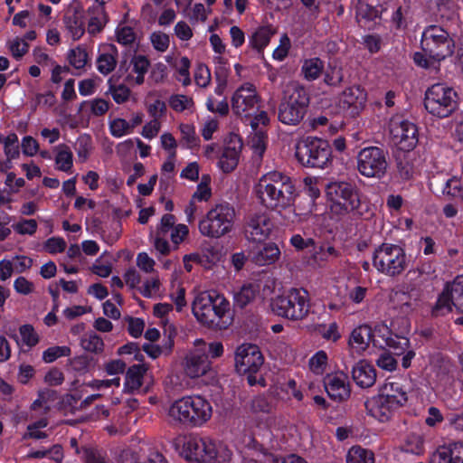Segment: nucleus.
<instances>
[{"label": "nucleus", "mask_w": 463, "mask_h": 463, "mask_svg": "<svg viewBox=\"0 0 463 463\" xmlns=\"http://www.w3.org/2000/svg\"><path fill=\"white\" fill-rule=\"evenodd\" d=\"M156 260L147 252L141 251L137 253L136 258V265L137 269L146 274L157 273L156 270Z\"/></svg>", "instance_id": "obj_55"}, {"label": "nucleus", "mask_w": 463, "mask_h": 463, "mask_svg": "<svg viewBox=\"0 0 463 463\" xmlns=\"http://www.w3.org/2000/svg\"><path fill=\"white\" fill-rule=\"evenodd\" d=\"M356 167L366 178H382L388 168L386 154L377 146L364 147L356 156Z\"/></svg>", "instance_id": "obj_14"}, {"label": "nucleus", "mask_w": 463, "mask_h": 463, "mask_svg": "<svg viewBox=\"0 0 463 463\" xmlns=\"http://www.w3.org/2000/svg\"><path fill=\"white\" fill-rule=\"evenodd\" d=\"M442 193L463 202V185L457 176H452L445 182Z\"/></svg>", "instance_id": "obj_56"}, {"label": "nucleus", "mask_w": 463, "mask_h": 463, "mask_svg": "<svg viewBox=\"0 0 463 463\" xmlns=\"http://www.w3.org/2000/svg\"><path fill=\"white\" fill-rule=\"evenodd\" d=\"M6 47L12 56L20 60L23 58L29 51V44L22 39V37H14L6 41Z\"/></svg>", "instance_id": "obj_50"}, {"label": "nucleus", "mask_w": 463, "mask_h": 463, "mask_svg": "<svg viewBox=\"0 0 463 463\" xmlns=\"http://www.w3.org/2000/svg\"><path fill=\"white\" fill-rule=\"evenodd\" d=\"M211 178L208 175H203L201 182L198 184L195 192L192 196L193 201L207 202L212 196V189L210 187Z\"/></svg>", "instance_id": "obj_53"}, {"label": "nucleus", "mask_w": 463, "mask_h": 463, "mask_svg": "<svg viewBox=\"0 0 463 463\" xmlns=\"http://www.w3.org/2000/svg\"><path fill=\"white\" fill-rule=\"evenodd\" d=\"M109 130L110 135L116 138H120L132 133L128 121L122 118L110 119L109 121Z\"/></svg>", "instance_id": "obj_51"}, {"label": "nucleus", "mask_w": 463, "mask_h": 463, "mask_svg": "<svg viewBox=\"0 0 463 463\" xmlns=\"http://www.w3.org/2000/svg\"><path fill=\"white\" fill-rule=\"evenodd\" d=\"M270 308L279 317L301 321L309 314V294L303 288L284 289L270 299Z\"/></svg>", "instance_id": "obj_3"}, {"label": "nucleus", "mask_w": 463, "mask_h": 463, "mask_svg": "<svg viewBox=\"0 0 463 463\" xmlns=\"http://www.w3.org/2000/svg\"><path fill=\"white\" fill-rule=\"evenodd\" d=\"M367 103V92L359 85L346 88L339 96L340 109L351 116H357Z\"/></svg>", "instance_id": "obj_19"}, {"label": "nucleus", "mask_w": 463, "mask_h": 463, "mask_svg": "<svg viewBox=\"0 0 463 463\" xmlns=\"http://www.w3.org/2000/svg\"><path fill=\"white\" fill-rule=\"evenodd\" d=\"M194 344L195 348L187 354L184 364L185 373L193 379L205 375L212 369L206 355V343L197 339Z\"/></svg>", "instance_id": "obj_17"}, {"label": "nucleus", "mask_w": 463, "mask_h": 463, "mask_svg": "<svg viewBox=\"0 0 463 463\" xmlns=\"http://www.w3.org/2000/svg\"><path fill=\"white\" fill-rule=\"evenodd\" d=\"M451 444L440 446L430 456L429 463H450Z\"/></svg>", "instance_id": "obj_64"}, {"label": "nucleus", "mask_w": 463, "mask_h": 463, "mask_svg": "<svg viewBox=\"0 0 463 463\" xmlns=\"http://www.w3.org/2000/svg\"><path fill=\"white\" fill-rule=\"evenodd\" d=\"M354 383L361 388H369L376 382V370L368 361H358L352 369Z\"/></svg>", "instance_id": "obj_28"}, {"label": "nucleus", "mask_w": 463, "mask_h": 463, "mask_svg": "<svg viewBox=\"0 0 463 463\" xmlns=\"http://www.w3.org/2000/svg\"><path fill=\"white\" fill-rule=\"evenodd\" d=\"M325 387L327 394L336 401L345 400L350 395L347 376L342 372L328 374L325 381Z\"/></svg>", "instance_id": "obj_23"}, {"label": "nucleus", "mask_w": 463, "mask_h": 463, "mask_svg": "<svg viewBox=\"0 0 463 463\" xmlns=\"http://www.w3.org/2000/svg\"><path fill=\"white\" fill-rule=\"evenodd\" d=\"M147 98H156L153 101L146 102V108L149 116L157 119L165 116L166 112V104L163 99L156 97V92H148Z\"/></svg>", "instance_id": "obj_48"}, {"label": "nucleus", "mask_w": 463, "mask_h": 463, "mask_svg": "<svg viewBox=\"0 0 463 463\" xmlns=\"http://www.w3.org/2000/svg\"><path fill=\"white\" fill-rule=\"evenodd\" d=\"M88 60V53L85 48L81 46H77L76 48L70 50L68 52L69 63L77 70L83 69L87 64Z\"/></svg>", "instance_id": "obj_52"}, {"label": "nucleus", "mask_w": 463, "mask_h": 463, "mask_svg": "<svg viewBox=\"0 0 463 463\" xmlns=\"http://www.w3.org/2000/svg\"><path fill=\"white\" fill-rule=\"evenodd\" d=\"M309 96L306 89L298 82H289L283 91L279 108V119L286 125H297L305 117Z\"/></svg>", "instance_id": "obj_4"}, {"label": "nucleus", "mask_w": 463, "mask_h": 463, "mask_svg": "<svg viewBox=\"0 0 463 463\" xmlns=\"http://www.w3.org/2000/svg\"><path fill=\"white\" fill-rule=\"evenodd\" d=\"M260 98L256 87L246 82L233 92L231 103L232 111L241 117H249L259 107Z\"/></svg>", "instance_id": "obj_16"}, {"label": "nucleus", "mask_w": 463, "mask_h": 463, "mask_svg": "<svg viewBox=\"0 0 463 463\" xmlns=\"http://www.w3.org/2000/svg\"><path fill=\"white\" fill-rule=\"evenodd\" d=\"M241 146V142L238 137H231L217 164L222 172L229 173L235 169L239 162Z\"/></svg>", "instance_id": "obj_24"}, {"label": "nucleus", "mask_w": 463, "mask_h": 463, "mask_svg": "<svg viewBox=\"0 0 463 463\" xmlns=\"http://www.w3.org/2000/svg\"><path fill=\"white\" fill-rule=\"evenodd\" d=\"M82 348L88 352L99 353L103 349V341L96 334L84 335L80 340Z\"/></svg>", "instance_id": "obj_62"}, {"label": "nucleus", "mask_w": 463, "mask_h": 463, "mask_svg": "<svg viewBox=\"0 0 463 463\" xmlns=\"http://www.w3.org/2000/svg\"><path fill=\"white\" fill-rule=\"evenodd\" d=\"M303 191L307 196L310 197L312 202H315L320 196L319 179L314 176H307L303 179ZM315 204L312 203L311 211Z\"/></svg>", "instance_id": "obj_57"}, {"label": "nucleus", "mask_w": 463, "mask_h": 463, "mask_svg": "<svg viewBox=\"0 0 463 463\" xmlns=\"http://www.w3.org/2000/svg\"><path fill=\"white\" fill-rule=\"evenodd\" d=\"M37 222L33 219H23L12 225L13 230L19 235H33L37 231Z\"/></svg>", "instance_id": "obj_61"}, {"label": "nucleus", "mask_w": 463, "mask_h": 463, "mask_svg": "<svg viewBox=\"0 0 463 463\" xmlns=\"http://www.w3.org/2000/svg\"><path fill=\"white\" fill-rule=\"evenodd\" d=\"M75 151L77 154L78 161L85 163L92 151V146L90 137H80L77 139Z\"/></svg>", "instance_id": "obj_58"}, {"label": "nucleus", "mask_w": 463, "mask_h": 463, "mask_svg": "<svg viewBox=\"0 0 463 463\" xmlns=\"http://www.w3.org/2000/svg\"><path fill=\"white\" fill-rule=\"evenodd\" d=\"M67 34L73 40L77 41L82 37L85 32L84 23L81 16L77 14H66L63 19Z\"/></svg>", "instance_id": "obj_40"}, {"label": "nucleus", "mask_w": 463, "mask_h": 463, "mask_svg": "<svg viewBox=\"0 0 463 463\" xmlns=\"http://www.w3.org/2000/svg\"><path fill=\"white\" fill-rule=\"evenodd\" d=\"M272 228L273 223L266 213H254L250 217L246 225L247 239L254 242L264 241L269 237Z\"/></svg>", "instance_id": "obj_20"}, {"label": "nucleus", "mask_w": 463, "mask_h": 463, "mask_svg": "<svg viewBox=\"0 0 463 463\" xmlns=\"http://www.w3.org/2000/svg\"><path fill=\"white\" fill-rule=\"evenodd\" d=\"M421 45L436 61H443L452 55L455 47L449 33L438 25H430L423 31Z\"/></svg>", "instance_id": "obj_13"}, {"label": "nucleus", "mask_w": 463, "mask_h": 463, "mask_svg": "<svg viewBox=\"0 0 463 463\" xmlns=\"http://www.w3.org/2000/svg\"><path fill=\"white\" fill-rule=\"evenodd\" d=\"M118 51L112 44L103 45L100 49V53L97 59V69L98 71L107 75L111 72L117 64Z\"/></svg>", "instance_id": "obj_34"}, {"label": "nucleus", "mask_w": 463, "mask_h": 463, "mask_svg": "<svg viewBox=\"0 0 463 463\" xmlns=\"http://www.w3.org/2000/svg\"><path fill=\"white\" fill-rule=\"evenodd\" d=\"M232 451L227 444L211 438H204L202 463H230Z\"/></svg>", "instance_id": "obj_21"}, {"label": "nucleus", "mask_w": 463, "mask_h": 463, "mask_svg": "<svg viewBox=\"0 0 463 463\" xmlns=\"http://www.w3.org/2000/svg\"><path fill=\"white\" fill-rule=\"evenodd\" d=\"M254 194L259 203L270 210L289 207L297 196L292 179L278 170H270L263 174L254 185Z\"/></svg>", "instance_id": "obj_1"}, {"label": "nucleus", "mask_w": 463, "mask_h": 463, "mask_svg": "<svg viewBox=\"0 0 463 463\" xmlns=\"http://www.w3.org/2000/svg\"><path fill=\"white\" fill-rule=\"evenodd\" d=\"M453 308L463 313V275H458L444 284L433 312L443 316L452 312Z\"/></svg>", "instance_id": "obj_15"}, {"label": "nucleus", "mask_w": 463, "mask_h": 463, "mask_svg": "<svg viewBox=\"0 0 463 463\" xmlns=\"http://www.w3.org/2000/svg\"><path fill=\"white\" fill-rule=\"evenodd\" d=\"M150 275V277L142 281L138 292L146 298L160 297L162 294L163 283L159 274L154 273Z\"/></svg>", "instance_id": "obj_38"}, {"label": "nucleus", "mask_w": 463, "mask_h": 463, "mask_svg": "<svg viewBox=\"0 0 463 463\" xmlns=\"http://www.w3.org/2000/svg\"><path fill=\"white\" fill-rule=\"evenodd\" d=\"M424 106L433 117L445 118L451 116L458 108L457 91L446 83H435L425 92Z\"/></svg>", "instance_id": "obj_10"}, {"label": "nucleus", "mask_w": 463, "mask_h": 463, "mask_svg": "<svg viewBox=\"0 0 463 463\" xmlns=\"http://www.w3.org/2000/svg\"><path fill=\"white\" fill-rule=\"evenodd\" d=\"M389 0H358L356 18L359 22L373 21L386 9Z\"/></svg>", "instance_id": "obj_26"}, {"label": "nucleus", "mask_w": 463, "mask_h": 463, "mask_svg": "<svg viewBox=\"0 0 463 463\" xmlns=\"http://www.w3.org/2000/svg\"><path fill=\"white\" fill-rule=\"evenodd\" d=\"M378 394L396 411L408 402V392L404 386L398 382L387 381L383 383L379 387Z\"/></svg>", "instance_id": "obj_22"}, {"label": "nucleus", "mask_w": 463, "mask_h": 463, "mask_svg": "<svg viewBox=\"0 0 463 463\" xmlns=\"http://www.w3.org/2000/svg\"><path fill=\"white\" fill-rule=\"evenodd\" d=\"M53 152L55 168L67 174L72 173L73 154L71 148L64 144H61L54 147Z\"/></svg>", "instance_id": "obj_35"}, {"label": "nucleus", "mask_w": 463, "mask_h": 463, "mask_svg": "<svg viewBox=\"0 0 463 463\" xmlns=\"http://www.w3.org/2000/svg\"><path fill=\"white\" fill-rule=\"evenodd\" d=\"M212 415L211 402L201 395L182 397L175 401L167 410L168 420L176 425L201 427Z\"/></svg>", "instance_id": "obj_2"}, {"label": "nucleus", "mask_w": 463, "mask_h": 463, "mask_svg": "<svg viewBox=\"0 0 463 463\" xmlns=\"http://www.w3.org/2000/svg\"><path fill=\"white\" fill-rule=\"evenodd\" d=\"M324 63L319 58H310L303 61L301 71L307 80H317L322 73Z\"/></svg>", "instance_id": "obj_44"}, {"label": "nucleus", "mask_w": 463, "mask_h": 463, "mask_svg": "<svg viewBox=\"0 0 463 463\" xmlns=\"http://www.w3.org/2000/svg\"><path fill=\"white\" fill-rule=\"evenodd\" d=\"M375 364L380 369L387 372H393L398 366L396 359L388 351L382 352L375 360Z\"/></svg>", "instance_id": "obj_63"}, {"label": "nucleus", "mask_w": 463, "mask_h": 463, "mask_svg": "<svg viewBox=\"0 0 463 463\" xmlns=\"http://www.w3.org/2000/svg\"><path fill=\"white\" fill-rule=\"evenodd\" d=\"M368 415L380 422H386L397 411L391 404L387 403L378 393L365 402Z\"/></svg>", "instance_id": "obj_25"}, {"label": "nucleus", "mask_w": 463, "mask_h": 463, "mask_svg": "<svg viewBox=\"0 0 463 463\" xmlns=\"http://www.w3.org/2000/svg\"><path fill=\"white\" fill-rule=\"evenodd\" d=\"M204 438L191 436L185 439L182 455L189 461L202 463Z\"/></svg>", "instance_id": "obj_33"}, {"label": "nucleus", "mask_w": 463, "mask_h": 463, "mask_svg": "<svg viewBox=\"0 0 463 463\" xmlns=\"http://www.w3.org/2000/svg\"><path fill=\"white\" fill-rule=\"evenodd\" d=\"M258 293V286L254 284H245L234 293V305L240 308H243L255 299Z\"/></svg>", "instance_id": "obj_42"}, {"label": "nucleus", "mask_w": 463, "mask_h": 463, "mask_svg": "<svg viewBox=\"0 0 463 463\" xmlns=\"http://www.w3.org/2000/svg\"><path fill=\"white\" fill-rule=\"evenodd\" d=\"M264 364V356L256 345L242 344L234 353V367L241 375H246L250 385L257 383L255 374Z\"/></svg>", "instance_id": "obj_12"}, {"label": "nucleus", "mask_w": 463, "mask_h": 463, "mask_svg": "<svg viewBox=\"0 0 463 463\" xmlns=\"http://www.w3.org/2000/svg\"><path fill=\"white\" fill-rule=\"evenodd\" d=\"M373 267L379 274L394 278L400 276L408 266V258L403 248L393 243H383L373 251Z\"/></svg>", "instance_id": "obj_9"}, {"label": "nucleus", "mask_w": 463, "mask_h": 463, "mask_svg": "<svg viewBox=\"0 0 463 463\" xmlns=\"http://www.w3.org/2000/svg\"><path fill=\"white\" fill-rule=\"evenodd\" d=\"M317 332L328 342L335 343L341 338V333L339 331L338 325L335 322H332L328 325H318L317 326Z\"/></svg>", "instance_id": "obj_54"}, {"label": "nucleus", "mask_w": 463, "mask_h": 463, "mask_svg": "<svg viewBox=\"0 0 463 463\" xmlns=\"http://www.w3.org/2000/svg\"><path fill=\"white\" fill-rule=\"evenodd\" d=\"M391 135L394 145L402 151L412 150L418 143L417 128L407 120L393 121L391 125Z\"/></svg>", "instance_id": "obj_18"}, {"label": "nucleus", "mask_w": 463, "mask_h": 463, "mask_svg": "<svg viewBox=\"0 0 463 463\" xmlns=\"http://www.w3.org/2000/svg\"><path fill=\"white\" fill-rule=\"evenodd\" d=\"M345 459L346 463H374V454L361 446H353L348 449Z\"/></svg>", "instance_id": "obj_43"}, {"label": "nucleus", "mask_w": 463, "mask_h": 463, "mask_svg": "<svg viewBox=\"0 0 463 463\" xmlns=\"http://www.w3.org/2000/svg\"><path fill=\"white\" fill-rule=\"evenodd\" d=\"M371 336V328L366 325H361L354 328L348 339L351 351L359 354L364 352L369 346Z\"/></svg>", "instance_id": "obj_31"}, {"label": "nucleus", "mask_w": 463, "mask_h": 463, "mask_svg": "<svg viewBox=\"0 0 463 463\" xmlns=\"http://www.w3.org/2000/svg\"><path fill=\"white\" fill-rule=\"evenodd\" d=\"M235 221L236 212L232 206L217 203L199 222L198 230L204 237L219 239L232 232Z\"/></svg>", "instance_id": "obj_5"}, {"label": "nucleus", "mask_w": 463, "mask_h": 463, "mask_svg": "<svg viewBox=\"0 0 463 463\" xmlns=\"http://www.w3.org/2000/svg\"><path fill=\"white\" fill-rule=\"evenodd\" d=\"M252 261L260 267L269 266L276 263L281 256L277 243L269 241L251 251Z\"/></svg>", "instance_id": "obj_27"}, {"label": "nucleus", "mask_w": 463, "mask_h": 463, "mask_svg": "<svg viewBox=\"0 0 463 463\" xmlns=\"http://www.w3.org/2000/svg\"><path fill=\"white\" fill-rule=\"evenodd\" d=\"M377 336L382 339L385 346L393 351L394 354L401 355L410 345V340L407 337L392 335L385 326L377 327Z\"/></svg>", "instance_id": "obj_30"}, {"label": "nucleus", "mask_w": 463, "mask_h": 463, "mask_svg": "<svg viewBox=\"0 0 463 463\" xmlns=\"http://www.w3.org/2000/svg\"><path fill=\"white\" fill-rule=\"evenodd\" d=\"M170 234V240L175 249L185 241L189 235V228L184 223H175V217L173 214H164L156 231L149 236L150 242L155 250L160 255H168L171 252V244L166 240L167 234Z\"/></svg>", "instance_id": "obj_6"}, {"label": "nucleus", "mask_w": 463, "mask_h": 463, "mask_svg": "<svg viewBox=\"0 0 463 463\" xmlns=\"http://www.w3.org/2000/svg\"><path fill=\"white\" fill-rule=\"evenodd\" d=\"M275 34V30L271 26H260L257 28L249 38V45L260 52L265 49L272 36Z\"/></svg>", "instance_id": "obj_37"}, {"label": "nucleus", "mask_w": 463, "mask_h": 463, "mask_svg": "<svg viewBox=\"0 0 463 463\" xmlns=\"http://www.w3.org/2000/svg\"><path fill=\"white\" fill-rule=\"evenodd\" d=\"M326 197L330 213L335 216H345L360 206V196L356 188L350 183L334 181L326 186Z\"/></svg>", "instance_id": "obj_8"}, {"label": "nucleus", "mask_w": 463, "mask_h": 463, "mask_svg": "<svg viewBox=\"0 0 463 463\" xmlns=\"http://www.w3.org/2000/svg\"><path fill=\"white\" fill-rule=\"evenodd\" d=\"M403 449L413 455H422L425 451L424 436L419 433L408 435L403 444Z\"/></svg>", "instance_id": "obj_46"}, {"label": "nucleus", "mask_w": 463, "mask_h": 463, "mask_svg": "<svg viewBox=\"0 0 463 463\" xmlns=\"http://www.w3.org/2000/svg\"><path fill=\"white\" fill-rule=\"evenodd\" d=\"M20 339L16 338L18 345H25L29 348L35 346L39 343V335L34 330L33 326L25 324L19 327Z\"/></svg>", "instance_id": "obj_45"}, {"label": "nucleus", "mask_w": 463, "mask_h": 463, "mask_svg": "<svg viewBox=\"0 0 463 463\" xmlns=\"http://www.w3.org/2000/svg\"><path fill=\"white\" fill-rule=\"evenodd\" d=\"M296 157L304 166L324 169L332 164L330 144L322 138L307 137L296 146Z\"/></svg>", "instance_id": "obj_11"}, {"label": "nucleus", "mask_w": 463, "mask_h": 463, "mask_svg": "<svg viewBox=\"0 0 463 463\" xmlns=\"http://www.w3.org/2000/svg\"><path fill=\"white\" fill-rule=\"evenodd\" d=\"M173 66L177 72V80L182 83V85L184 87L190 85V60L185 56H182L173 63Z\"/></svg>", "instance_id": "obj_47"}, {"label": "nucleus", "mask_w": 463, "mask_h": 463, "mask_svg": "<svg viewBox=\"0 0 463 463\" xmlns=\"http://www.w3.org/2000/svg\"><path fill=\"white\" fill-rule=\"evenodd\" d=\"M192 311L199 322L217 325L230 311V303L216 291H203L195 296Z\"/></svg>", "instance_id": "obj_7"}, {"label": "nucleus", "mask_w": 463, "mask_h": 463, "mask_svg": "<svg viewBox=\"0 0 463 463\" xmlns=\"http://www.w3.org/2000/svg\"><path fill=\"white\" fill-rule=\"evenodd\" d=\"M131 73L128 76L130 82L141 85L145 81V75L148 71L150 62L144 55H135L130 61Z\"/></svg>", "instance_id": "obj_36"}, {"label": "nucleus", "mask_w": 463, "mask_h": 463, "mask_svg": "<svg viewBox=\"0 0 463 463\" xmlns=\"http://www.w3.org/2000/svg\"><path fill=\"white\" fill-rule=\"evenodd\" d=\"M71 354V349L66 346H51L43 353L42 359L44 363L50 364L54 362L60 357L69 356Z\"/></svg>", "instance_id": "obj_59"}, {"label": "nucleus", "mask_w": 463, "mask_h": 463, "mask_svg": "<svg viewBox=\"0 0 463 463\" xmlns=\"http://www.w3.org/2000/svg\"><path fill=\"white\" fill-rule=\"evenodd\" d=\"M147 371L148 366L145 364L129 366L125 374L123 392L125 393H137L139 392Z\"/></svg>", "instance_id": "obj_29"}, {"label": "nucleus", "mask_w": 463, "mask_h": 463, "mask_svg": "<svg viewBox=\"0 0 463 463\" xmlns=\"http://www.w3.org/2000/svg\"><path fill=\"white\" fill-rule=\"evenodd\" d=\"M181 269H175L170 278V294L169 298L175 305L178 312L182 311L186 307L187 302L185 299V288L182 286L180 281Z\"/></svg>", "instance_id": "obj_32"}, {"label": "nucleus", "mask_w": 463, "mask_h": 463, "mask_svg": "<svg viewBox=\"0 0 463 463\" xmlns=\"http://www.w3.org/2000/svg\"><path fill=\"white\" fill-rule=\"evenodd\" d=\"M310 370L315 374H322L327 365V354L325 351H318L311 356L308 363Z\"/></svg>", "instance_id": "obj_60"}, {"label": "nucleus", "mask_w": 463, "mask_h": 463, "mask_svg": "<svg viewBox=\"0 0 463 463\" xmlns=\"http://www.w3.org/2000/svg\"><path fill=\"white\" fill-rule=\"evenodd\" d=\"M90 18L88 32L90 34H97L102 31L108 22L107 14L103 6L89 8Z\"/></svg>", "instance_id": "obj_41"}, {"label": "nucleus", "mask_w": 463, "mask_h": 463, "mask_svg": "<svg viewBox=\"0 0 463 463\" xmlns=\"http://www.w3.org/2000/svg\"><path fill=\"white\" fill-rule=\"evenodd\" d=\"M173 314V306L169 303H157L153 307V315L155 317L160 319L161 325L164 326L165 332L169 335L175 334V327L170 320Z\"/></svg>", "instance_id": "obj_39"}, {"label": "nucleus", "mask_w": 463, "mask_h": 463, "mask_svg": "<svg viewBox=\"0 0 463 463\" xmlns=\"http://www.w3.org/2000/svg\"><path fill=\"white\" fill-rule=\"evenodd\" d=\"M170 107L176 112L193 111L194 101L192 97L184 94H175L169 98Z\"/></svg>", "instance_id": "obj_49"}]
</instances>
